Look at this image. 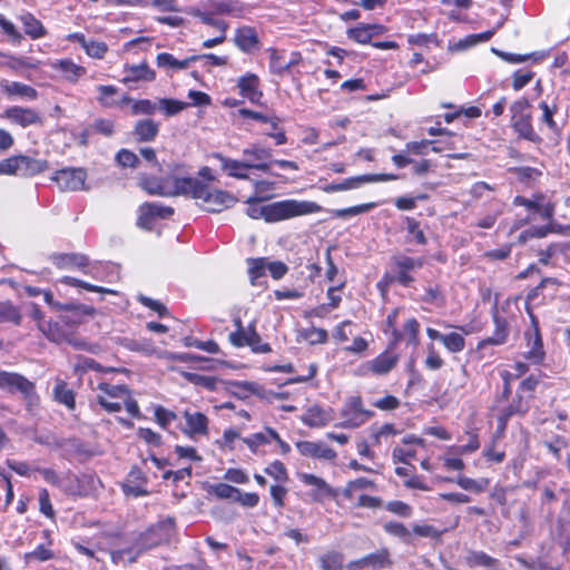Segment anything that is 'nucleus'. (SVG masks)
Returning a JSON list of instances; mask_svg holds the SVG:
<instances>
[{"instance_id": "f257e3e1", "label": "nucleus", "mask_w": 570, "mask_h": 570, "mask_svg": "<svg viewBox=\"0 0 570 570\" xmlns=\"http://www.w3.org/2000/svg\"><path fill=\"white\" fill-rule=\"evenodd\" d=\"M262 202L255 197L247 199V215L250 218H264L267 223H276L297 216L322 212V206L309 200L285 199L268 205H259Z\"/></svg>"}, {"instance_id": "f03ea898", "label": "nucleus", "mask_w": 570, "mask_h": 570, "mask_svg": "<svg viewBox=\"0 0 570 570\" xmlns=\"http://www.w3.org/2000/svg\"><path fill=\"white\" fill-rule=\"evenodd\" d=\"M243 156H254L255 161L237 160L225 157L222 154H214L213 157L219 161L220 169L233 178L248 179L249 176L247 171L250 169L269 171V161L272 159L271 149L253 144L243 150Z\"/></svg>"}, {"instance_id": "7ed1b4c3", "label": "nucleus", "mask_w": 570, "mask_h": 570, "mask_svg": "<svg viewBox=\"0 0 570 570\" xmlns=\"http://www.w3.org/2000/svg\"><path fill=\"white\" fill-rule=\"evenodd\" d=\"M0 389L9 393H21L29 405L38 402L35 384L21 374L0 372Z\"/></svg>"}, {"instance_id": "20e7f679", "label": "nucleus", "mask_w": 570, "mask_h": 570, "mask_svg": "<svg viewBox=\"0 0 570 570\" xmlns=\"http://www.w3.org/2000/svg\"><path fill=\"white\" fill-rule=\"evenodd\" d=\"M374 413L363 406V401L360 396H351L342 409L341 416L344 419L338 426L344 429H355L367 422Z\"/></svg>"}, {"instance_id": "39448f33", "label": "nucleus", "mask_w": 570, "mask_h": 570, "mask_svg": "<svg viewBox=\"0 0 570 570\" xmlns=\"http://www.w3.org/2000/svg\"><path fill=\"white\" fill-rule=\"evenodd\" d=\"M9 175L31 177L49 168L47 160L37 159L27 155H16L7 158Z\"/></svg>"}, {"instance_id": "423d86ee", "label": "nucleus", "mask_w": 570, "mask_h": 570, "mask_svg": "<svg viewBox=\"0 0 570 570\" xmlns=\"http://www.w3.org/2000/svg\"><path fill=\"white\" fill-rule=\"evenodd\" d=\"M197 199L202 200V206L205 210L212 213H220L236 203V198L228 191L209 189L206 185L199 189Z\"/></svg>"}, {"instance_id": "0eeeda50", "label": "nucleus", "mask_w": 570, "mask_h": 570, "mask_svg": "<svg viewBox=\"0 0 570 570\" xmlns=\"http://www.w3.org/2000/svg\"><path fill=\"white\" fill-rule=\"evenodd\" d=\"M87 173L83 168L68 167L57 170L52 180L63 191H77L86 189Z\"/></svg>"}, {"instance_id": "6e6552de", "label": "nucleus", "mask_w": 570, "mask_h": 570, "mask_svg": "<svg viewBox=\"0 0 570 570\" xmlns=\"http://www.w3.org/2000/svg\"><path fill=\"white\" fill-rule=\"evenodd\" d=\"M531 327L525 332L527 351L524 357L534 364H539L544 358L543 343L539 330V322L533 314H530Z\"/></svg>"}, {"instance_id": "1a4fd4ad", "label": "nucleus", "mask_w": 570, "mask_h": 570, "mask_svg": "<svg viewBox=\"0 0 570 570\" xmlns=\"http://www.w3.org/2000/svg\"><path fill=\"white\" fill-rule=\"evenodd\" d=\"M174 533V524L171 521H164L156 525L149 528L145 533H142L138 542L141 544L142 549L148 550L154 547H157L161 543L168 542L170 537Z\"/></svg>"}, {"instance_id": "9d476101", "label": "nucleus", "mask_w": 570, "mask_h": 570, "mask_svg": "<svg viewBox=\"0 0 570 570\" xmlns=\"http://www.w3.org/2000/svg\"><path fill=\"white\" fill-rule=\"evenodd\" d=\"M174 209L160 203H145L139 207L137 225L145 229H151L157 218H168Z\"/></svg>"}, {"instance_id": "9b49d317", "label": "nucleus", "mask_w": 570, "mask_h": 570, "mask_svg": "<svg viewBox=\"0 0 570 570\" xmlns=\"http://www.w3.org/2000/svg\"><path fill=\"white\" fill-rule=\"evenodd\" d=\"M397 363V356L389 352L381 353L375 358L364 363L360 368L361 375L373 373L375 375L387 374Z\"/></svg>"}, {"instance_id": "f8f14e48", "label": "nucleus", "mask_w": 570, "mask_h": 570, "mask_svg": "<svg viewBox=\"0 0 570 570\" xmlns=\"http://www.w3.org/2000/svg\"><path fill=\"white\" fill-rule=\"evenodd\" d=\"M3 117L23 128L31 125L42 124V117L40 114L31 108L18 106L9 107L4 110Z\"/></svg>"}, {"instance_id": "ddd939ff", "label": "nucleus", "mask_w": 570, "mask_h": 570, "mask_svg": "<svg viewBox=\"0 0 570 570\" xmlns=\"http://www.w3.org/2000/svg\"><path fill=\"white\" fill-rule=\"evenodd\" d=\"M298 452L304 456L334 461L336 452L323 442L301 441L296 443Z\"/></svg>"}, {"instance_id": "4468645a", "label": "nucleus", "mask_w": 570, "mask_h": 570, "mask_svg": "<svg viewBox=\"0 0 570 570\" xmlns=\"http://www.w3.org/2000/svg\"><path fill=\"white\" fill-rule=\"evenodd\" d=\"M298 479L306 485L313 487L312 498L315 501H322L323 499L331 497L333 490L330 484L322 478L311 473H298Z\"/></svg>"}, {"instance_id": "2eb2a0df", "label": "nucleus", "mask_w": 570, "mask_h": 570, "mask_svg": "<svg viewBox=\"0 0 570 570\" xmlns=\"http://www.w3.org/2000/svg\"><path fill=\"white\" fill-rule=\"evenodd\" d=\"M184 417L187 424L185 433L189 436L206 435L208 433V419L200 412L185 411Z\"/></svg>"}, {"instance_id": "dca6fc26", "label": "nucleus", "mask_w": 570, "mask_h": 570, "mask_svg": "<svg viewBox=\"0 0 570 570\" xmlns=\"http://www.w3.org/2000/svg\"><path fill=\"white\" fill-rule=\"evenodd\" d=\"M156 78L154 70L149 68L146 62L139 65H131L125 67L124 83L138 82V81H153Z\"/></svg>"}, {"instance_id": "f3484780", "label": "nucleus", "mask_w": 570, "mask_h": 570, "mask_svg": "<svg viewBox=\"0 0 570 570\" xmlns=\"http://www.w3.org/2000/svg\"><path fill=\"white\" fill-rule=\"evenodd\" d=\"M235 45L244 52H250L258 47L259 40L253 27L244 26L236 30Z\"/></svg>"}, {"instance_id": "a211bd4d", "label": "nucleus", "mask_w": 570, "mask_h": 570, "mask_svg": "<svg viewBox=\"0 0 570 570\" xmlns=\"http://www.w3.org/2000/svg\"><path fill=\"white\" fill-rule=\"evenodd\" d=\"M238 88L240 95L248 98L252 102H256L262 98L258 90L259 79L254 73H247L238 79Z\"/></svg>"}, {"instance_id": "6ab92c4d", "label": "nucleus", "mask_w": 570, "mask_h": 570, "mask_svg": "<svg viewBox=\"0 0 570 570\" xmlns=\"http://www.w3.org/2000/svg\"><path fill=\"white\" fill-rule=\"evenodd\" d=\"M512 121V127L515 130V132L519 135L520 138L529 140L535 145H539L542 142V138L540 135L534 130L532 122H531V116L530 117H522L517 118Z\"/></svg>"}, {"instance_id": "aec40b11", "label": "nucleus", "mask_w": 570, "mask_h": 570, "mask_svg": "<svg viewBox=\"0 0 570 570\" xmlns=\"http://www.w3.org/2000/svg\"><path fill=\"white\" fill-rule=\"evenodd\" d=\"M204 186L198 179L190 177L174 178L171 195L190 194L194 198H198V191Z\"/></svg>"}, {"instance_id": "412c9836", "label": "nucleus", "mask_w": 570, "mask_h": 570, "mask_svg": "<svg viewBox=\"0 0 570 570\" xmlns=\"http://www.w3.org/2000/svg\"><path fill=\"white\" fill-rule=\"evenodd\" d=\"M51 261L60 269L72 267L82 269L88 266V257L81 254H55Z\"/></svg>"}, {"instance_id": "4be33fe9", "label": "nucleus", "mask_w": 570, "mask_h": 570, "mask_svg": "<svg viewBox=\"0 0 570 570\" xmlns=\"http://www.w3.org/2000/svg\"><path fill=\"white\" fill-rule=\"evenodd\" d=\"M1 88L9 95V96H19L22 98H26L28 100H35L38 97V92L35 88H32L29 85L18 82V81H7L3 80L1 82Z\"/></svg>"}, {"instance_id": "5701e85b", "label": "nucleus", "mask_w": 570, "mask_h": 570, "mask_svg": "<svg viewBox=\"0 0 570 570\" xmlns=\"http://www.w3.org/2000/svg\"><path fill=\"white\" fill-rule=\"evenodd\" d=\"M159 131V125L153 119L137 121L134 134L139 141H153Z\"/></svg>"}, {"instance_id": "b1692460", "label": "nucleus", "mask_w": 570, "mask_h": 570, "mask_svg": "<svg viewBox=\"0 0 570 570\" xmlns=\"http://www.w3.org/2000/svg\"><path fill=\"white\" fill-rule=\"evenodd\" d=\"M198 60V57L190 56L186 59L178 60L173 55L167 52H161L157 56V66L159 68H170L174 70H183L187 69L191 62Z\"/></svg>"}, {"instance_id": "393cba45", "label": "nucleus", "mask_w": 570, "mask_h": 570, "mask_svg": "<svg viewBox=\"0 0 570 570\" xmlns=\"http://www.w3.org/2000/svg\"><path fill=\"white\" fill-rule=\"evenodd\" d=\"M53 399L60 404H63L69 410H75L76 401L75 393L68 387L67 383L62 380H57L53 389Z\"/></svg>"}, {"instance_id": "a878e982", "label": "nucleus", "mask_w": 570, "mask_h": 570, "mask_svg": "<svg viewBox=\"0 0 570 570\" xmlns=\"http://www.w3.org/2000/svg\"><path fill=\"white\" fill-rule=\"evenodd\" d=\"M20 21L23 24L24 32L32 39H39L46 36L47 30L40 20L36 19L33 14L26 12L20 16Z\"/></svg>"}, {"instance_id": "bb28decb", "label": "nucleus", "mask_w": 570, "mask_h": 570, "mask_svg": "<svg viewBox=\"0 0 570 570\" xmlns=\"http://www.w3.org/2000/svg\"><path fill=\"white\" fill-rule=\"evenodd\" d=\"M493 322L495 325V330L493 335L484 340L481 345L492 344V345H501L503 344L509 335L508 322L500 317L498 313L493 315Z\"/></svg>"}, {"instance_id": "cd10ccee", "label": "nucleus", "mask_w": 570, "mask_h": 570, "mask_svg": "<svg viewBox=\"0 0 570 570\" xmlns=\"http://www.w3.org/2000/svg\"><path fill=\"white\" fill-rule=\"evenodd\" d=\"M22 315L16 305L11 301H0V323H12L20 325Z\"/></svg>"}, {"instance_id": "c85d7f7f", "label": "nucleus", "mask_w": 570, "mask_h": 570, "mask_svg": "<svg viewBox=\"0 0 570 570\" xmlns=\"http://www.w3.org/2000/svg\"><path fill=\"white\" fill-rule=\"evenodd\" d=\"M465 562L470 568H494L498 566L499 560L490 557L483 551H469V553L465 557Z\"/></svg>"}, {"instance_id": "c756f323", "label": "nucleus", "mask_w": 570, "mask_h": 570, "mask_svg": "<svg viewBox=\"0 0 570 570\" xmlns=\"http://www.w3.org/2000/svg\"><path fill=\"white\" fill-rule=\"evenodd\" d=\"M368 178L365 175H360L351 178H346L344 181L340 184H330L324 187V191L326 193H336L343 190L355 189L360 187L362 184H367Z\"/></svg>"}, {"instance_id": "7c9ffc66", "label": "nucleus", "mask_w": 570, "mask_h": 570, "mask_svg": "<svg viewBox=\"0 0 570 570\" xmlns=\"http://www.w3.org/2000/svg\"><path fill=\"white\" fill-rule=\"evenodd\" d=\"M396 271L411 272L419 269L423 266L424 261L422 258H414L404 254H397L392 257Z\"/></svg>"}, {"instance_id": "2f4dec72", "label": "nucleus", "mask_w": 570, "mask_h": 570, "mask_svg": "<svg viewBox=\"0 0 570 570\" xmlns=\"http://www.w3.org/2000/svg\"><path fill=\"white\" fill-rule=\"evenodd\" d=\"M140 186L151 195H171L170 188L168 187V180L160 181L155 178H145L141 180Z\"/></svg>"}, {"instance_id": "473e14b6", "label": "nucleus", "mask_w": 570, "mask_h": 570, "mask_svg": "<svg viewBox=\"0 0 570 570\" xmlns=\"http://www.w3.org/2000/svg\"><path fill=\"white\" fill-rule=\"evenodd\" d=\"M55 67L70 81L77 80L85 73V68L73 63L70 60H61Z\"/></svg>"}, {"instance_id": "72a5a7b5", "label": "nucleus", "mask_w": 570, "mask_h": 570, "mask_svg": "<svg viewBox=\"0 0 570 570\" xmlns=\"http://www.w3.org/2000/svg\"><path fill=\"white\" fill-rule=\"evenodd\" d=\"M100 393L98 395H106L107 399L121 400L128 394V387L126 385H111L108 383H99L97 387Z\"/></svg>"}, {"instance_id": "f704fd0d", "label": "nucleus", "mask_w": 570, "mask_h": 570, "mask_svg": "<svg viewBox=\"0 0 570 570\" xmlns=\"http://www.w3.org/2000/svg\"><path fill=\"white\" fill-rule=\"evenodd\" d=\"M539 108L542 111V116L540 118L541 124L546 125L550 130L557 131L558 130V126H557V124H556V121L553 119V116L558 111L557 104H553L552 106H550V105H548L547 101H541L539 104Z\"/></svg>"}, {"instance_id": "c9c22d12", "label": "nucleus", "mask_w": 570, "mask_h": 570, "mask_svg": "<svg viewBox=\"0 0 570 570\" xmlns=\"http://www.w3.org/2000/svg\"><path fill=\"white\" fill-rule=\"evenodd\" d=\"M60 282L62 284L68 285V286L81 287V288H85V289L90 291V292L116 294V291H112V289H109V288H106V287H101V286H97V285H92L90 283H87L85 281H81V279H78V278H75V277H71V276H63L60 279Z\"/></svg>"}, {"instance_id": "e433bc0d", "label": "nucleus", "mask_w": 570, "mask_h": 570, "mask_svg": "<svg viewBox=\"0 0 570 570\" xmlns=\"http://www.w3.org/2000/svg\"><path fill=\"white\" fill-rule=\"evenodd\" d=\"M364 561L366 562V567L376 569H383L391 566L389 551L386 549L365 556Z\"/></svg>"}, {"instance_id": "4c0bfd02", "label": "nucleus", "mask_w": 570, "mask_h": 570, "mask_svg": "<svg viewBox=\"0 0 570 570\" xmlns=\"http://www.w3.org/2000/svg\"><path fill=\"white\" fill-rule=\"evenodd\" d=\"M456 484L460 488H462L463 490L480 493L485 490V488L489 484V480L488 479L474 480V479H471V478H468L464 475H460L456 479Z\"/></svg>"}, {"instance_id": "58836bf2", "label": "nucleus", "mask_w": 570, "mask_h": 570, "mask_svg": "<svg viewBox=\"0 0 570 570\" xmlns=\"http://www.w3.org/2000/svg\"><path fill=\"white\" fill-rule=\"evenodd\" d=\"M285 51L277 49L269 50V69L275 75H282L288 71V65L284 61Z\"/></svg>"}, {"instance_id": "ea45409f", "label": "nucleus", "mask_w": 570, "mask_h": 570, "mask_svg": "<svg viewBox=\"0 0 570 570\" xmlns=\"http://www.w3.org/2000/svg\"><path fill=\"white\" fill-rule=\"evenodd\" d=\"M326 421L325 412L317 405L311 406L303 419V422L308 426H323Z\"/></svg>"}, {"instance_id": "a19ab883", "label": "nucleus", "mask_w": 570, "mask_h": 570, "mask_svg": "<svg viewBox=\"0 0 570 570\" xmlns=\"http://www.w3.org/2000/svg\"><path fill=\"white\" fill-rule=\"evenodd\" d=\"M318 561L323 570H342L343 568V556L338 552H327Z\"/></svg>"}, {"instance_id": "79ce46f5", "label": "nucleus", "mask_w": 570, "mask_h": 570, "mask_svg": "<svg viewBox=\"0 0 570 570\" xmlns=\"http://www.w3.org/2000/svg\"><path fill=\"white\" fill-rule=\"evenodd\" d=\"M374 207H375V203H367V204L356 205V206H352V207H347V208H343V209H332V210H330V213L335 217L343 218V217L356 216V215L364 214Z\"/></svg>"}, {"instance_id": "37998d69", "label": "nucleus", "mask_w": 570, "mask_h": 570, "mask_svg": "<svg viewBox=\"0 0 570 570\" xmlns=\"http://www.w3.org/2000/svg\"><path fill=\"white\" fill-rule=\"evenodd\" d=\"M267 262L265 258H250L248 259V274L252 285H256V281L265 275Z\"/></svg>"}, {"instance_id": "c03bdc74", "label": "nucleus", "mask_w": 570, "mask_h": 570, "mask_svg": "<svg viewBox=\"0 0 570 570\" xmlns=\"http://www.w3.org/2000/svg\"><path fill=\"white\" fill-rule=\"evenodd\" d=\"M245 340L246 344L253 348L255 352L267 353L271 351L268 344H261V336L255 331L254 326L250 325L247 330H245Z\"/></svg>"}, {"instance_id": "a18cd8bd", "label": "nucleus", "mask_w": 570, "mask_h": 570, "mask_svg": "<svg viewBox=\"0 0 570 570\" xmlns=\"http://www.w3.org/2000/svg\"><path fill=\"white\" fill-rule=\"evenodd\" d=\"M443 345L451 353H459L465 347L464 337L455 332L449 333L444 335Z\"/></svg>"}, {"instance_id": "49530a36", "label": "nucleus", "mask_w": 570, "mask_h": 570, "mask_svg": "<svg viewBox=\"0 0 570 570\" xmlns=\"http://www.w3.org/2000/svg\"><path fill=\"white\" fill-rule=\"evenodd\" d=\"M264 472L272 476L278 483H285L288 480V473L283 462L275 460Z\"/></svg>"}, {"instance_id": "de8ad7c7", "label": "nucleus", "mask_w": 570, "mask_h": 570, "mask_svg": "<svg viewBox=\"0 0 570 570\" xmlns=\"http://www.w3.org/2000/svg\"><path fill=\"white\" fill-rule=\"evenodd\" d=\"M158 109L164 111L167 116H174L185 109L188 105L186 102L163 98L158 100Z\"/></svg>"}, {"instance_id": "09e8293b", "label": "nucleus", "mask_w": 570, "mask_h": 570, "mask_svg": "<svg viewBox=\"0 0 570 570\" xmlns=\"http://www.w3.org/2000/svg\"><path fill=\"white\" fill-rule=\"evenodd\" d=\"M213 494H215L219 499H226L236 501V497L238 494V488L229 485L227 483H218L210 488Z\"/></svg>"}, {"instance_id": "8fccbe9b", "label": "nucleus", "mask_w": 570, "mask_h": 570, "mask_svg": "<svg viewBox=\"0 0 570 570\" xmlns=\"http://www.w3.org/2000/svg\"><path fill=\"white\" fill-rule=\"evenodd\" d=\"M420 324L416 318H409L403 325V336L407 337V343L416 346L419 344Z\"/></svg>"}, {"instance_id": "3c124183", "label": "nucleus", "mask_w": 570, "mask_h": 570, "mask_svg": "<svg viewBox=\"0 0 570 570\" xmlns=\"http://www.w3.org/2000/svg\"><path fill=\"white\" fill-rule=\"evenodd\" d=\"M348 38L353 39L358 43H370L371 42V33L368 32L367 26L365 23H361L355 28H351L347 30Z\"/></svg>"}, {"instance_id": "603ef678", "label": "nucleus", "mask_w": 570, "mask_h": 570, "mask_svg": "<svg viewBox=\"0 0 570 570\" xmlns=\"http://www.w3.org/2000/svg\"><path fill=\"white\" fill-rule=\"evenodd\" d=\"M53 558V553L50 549L46 548L43 544L38 546L33 551L24 554V560L27 562L31 561H48Z\"/></svg>"}, {"instance_id": "864d4df0", "label": "nucleus", "mask_w": 570, "mask_h": 570, "mask_svg": "<svg viewBox=\"0 0 570 570\" xmlns=\"http://www.w3.org/2000/svg\"><path fill=\"white\" fill-rule=\"evenodd\" d=\"M255 198L264 200L272 196L275 189V183L269 180H255Z\"/></svg>"}, {"instance_id": "5fc2aeb1", "label": "nucleus", "mask_w": 570, "mask_h": 570, "mask_svg": "<svg viewBox=\"0 0 570 570\" xmlns=\"http://www.w3.org/2000/svg\"><path fill=\"white\" fill-rule=\"evenodd\" d=\"M530 106L531 105L527 98H520V99L515 100L510 106L511 120H515L517 118H522V117H530V114L527 112L529 110Z\"/></svg>"}, {"instance_id": "6e6d98bb", "label": "nucleus", "mask_w": 570, "mask_h": 570, "mask_svg": "<svg viewBox=\"0 0 570 570\" xmlns=\"http://www.w3.org/2000/svg\"><path fill=\"white\" fill-rule=\"evenodd\" d=\"M375 487L374 482L366 478H358L353 481H350L345 488L344 494L345 497H352L355 491L364 490V489H373Z\"/></svg>"}, {"instance_id": "4d7b16f0", "label": "nucleus", "mask_w": 570, "mask_h": 570, "mask_svg": "<svg viewBox=\"0 0 570 570\" xmlns=\"http://www.w3.org/2000/svg\"><path fill=\"white\" fill-rule=\"evenodd\" d=\"M185 345L186 346H194L196 348L203 350L207 353L216 354L219 352V346L214 341H199L193 337H186L185 338Z\"/></svg>"}, {"instance_id": "13d9d810", "label": "nucleus", "mask_w": 570, "mask_h": 570, "mask_svg": "<svg viewBox=\"0 0 570 570\" xmlns=\"http://www.w3.org/2000/svg\"><path fill=\"white\" fill-rule=\"evenodd\" d=\"M400 433H401V431H399L394 424L385 423L381 428H379L376 431H374L372 436L374 439V443L380 444L383 439H387L390 436H394Z\"/></svg>"}, {"instance_id": "bf43d9fd", "label": "nucleus", "mask_w": 570, "mask_h": 570, "mask_svg": "<svg viewBox=\"0 0 570 570\" xmlns=\"http://www.w3.org/2000/svg\"><path fill=\"white\" fill-rule=\"evenodd\" d=\"M254 390V384L249 382H229L228 383V391L239 397L244 399L246 397L250 392Z\"/></svg>"}, {"instance_id": "052dcab7", "label": "nucleus", "mask_w": 570, "mask_h": 570, "mask_svg": "<svg viewBox=\"0 0 570 570\" xmlns=\"http://www.w3.org/2000/svg\"><path fill=\"white\" fill-rule=\"evenodd\" d=\"M158 104L148 99L138 100L132 105L134 115H154Z\"/></svg>"}, {"instance_id": "680f3d73", "label": "nucleus", "mask_w": 570, "mask_h": 570, "mask_svg": "<svg viewBox=\"0 0 570 570\" xmlns=\"http://www.w3.org/2000/svg\"><path fill=\"white\" fill-rule=\"evenodd\" d=\"M116 160L121 167L131 168H135L139 163L137 155L128 149H120L116 155Z\"/></svg>"}, {"instance_id": "e2e57ef3", "label": "nucleus", "mask_w": 570, "mask_h": 570, "mask_svg": "<svg viewBox=\"0 0 570 570\" xmlns=\"http://www.w3.org/2000/svg\"><path fill=\"white\" fill-rule=\"evenodd\" d=\"M215 9L218 13L239 14L242 3L233 0H223L216 3Z\"/></svg>"}, {"instance_id": "0e129e2a", "label": "nucleus", "mask_w": 570, "mask_h": 570, "mask_svg": "<svg viewBox=\"0 0 570 570\" xmlns=\"http://www.w3.org/2000/svg\"><path fill=\"white\" fill-rule=\"evenodd\" d=\"M155 419L161 428L166 429L177 419V415L163 406H157L155 409Z\"/></svg>"}, {"instance_id": "69168bd1", "label": "nucleus", "mask_w": 570, "mask_h": 570, "mask_svg": "<svg viewBox=\"0 0 570 570\" xmlns=\"http://www.w3.org/2000/svg\"><path fill=\"white\" fill-rule=\"evenodd\" d=\"M39 510L47 518H55V510L50 501L49 492L46 489L39 492Z\"/></svg>"}, {"instance_id": "338daca9", "label": "nucleus", "mask_w": 570, "mask_h": 570, "mask_svg": "<svg viewBox=\"0 0 570 570\" xmlns=\"http://www.w3.org/2000/svg\"><path fill=\"white\" fill-rule=\"evenodd\" d=\"M405 222H406V229H407L409 234L414 236L417 244L425 245L426 237H425L423 230L420 229L419 222L411 217H406Z\"/></svg>"}, {"instance_id": "774afa93", "label": "nucleus", "mask_w": 570, "mask_h": 570, "mask_svg": "<svg viewBox=\"0 0 570 570\" xmlns=\"http://www.w3.org/2000/svg\"><path fill=\"white\" fill-rule=\"evenodd\" d=\"M107 45L102 41L89 40L85 46V51L89 57L100 59L107 52Z\"/></svg>"}]
</instances>
